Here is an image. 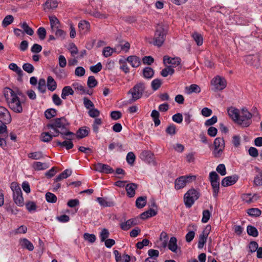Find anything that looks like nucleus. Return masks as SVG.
<instances>
[{"label": "nucleus", "mask_w": 262, "mask_h": 262, "mask_svg": "<svg viewBox=\"0 0 262 262\" xmlns=\"http://www.w3.org/2000/svg\"><path fill=\"white\" fill-rule=\"evenodd\" d=\"M69 122L63 117L52 120L47 124L46 129H52L55 133L54 137H58L60 135L63 139L72 140L74 134L69 131Z\"/></svg>", "instance_id": "f257e3e1"}, {"label": "nucleus", "mask_w": 262, "mask_h": 262, "mask_svg": "<svg viewBox=\"0 0 262 262\" xmlns=\"http://www.w3.org/2000/svg\"><path fill=\"white\" fill-rule=\"evenodd\" d=\"M5 97L9 108L16 113H21L23 112L22 103L20 100L18 95L13 90L10 88H6L5 90Z\"/></svg>", "instance_id": "f03ea898"}, {"label": "nucleus", "mask_w": 262, "mask_h": 262, "mask_svg": "<svg viewBox=\"0 0 262 262\" xmlns=\"http://www.w3.org/2000/svg\"><path fill=\"white\" fill-rule=\"evenodd\" d=\"M167 33L166 27L163 25H158L155 33L153 45L158 47L162 46L165 40Z\"/></svg>", "instance_id": "7ed1b4c3"}, {"label": "nucleus", "mask_w": 262, "mask_h": 262, "mask_svg": "<svg viewBox=\"0 0 262 262\" xmlns=\"http://www.w3.org/2000/svg\"><path fill=\"white\" fill-rule=\"evenodd\" d=\"M145 89V83L143 82H140L136 84L127 93L128 94L132 95L131 101L134 102L141 98Z\"/></svg>", "instance_id": "20e7f679"}, {"label": "nucleus", "mask_w": 262, "mask_h": 262, "mask_svg": "<svg viewBox=\"0 0 262 262\" xmlns=\"http://www.w3.org/2000/svg\"><path fill=\"white\" fill-rule=\"evenodd\" d=\"M11 189L13 191V199L15 203L19 207L24 205V200L21 190L17 183L13 182L11 184Z\"/></svg>", "instance_id": "39448f33"}, {"label": "nucleus", "mask_w": 262, "mask_h": 262, "mask_svg": "<svg viewBox=\"0 0 262 262\" xmlns=\"http://www.w3.org/2000/svg\"><path fill=\"white\" fill-rule=\"evenodd\" d=\"M200 196V193L195 189H189L184 196V201L186 207L190 208Z\"/></svg>", "instance_id": "423d86ee"}, {"label": "nucleus", "mask_w": 262, "mask_h": 262, "mask_svg": "<svg viewBox=\"0 0 262 262\" xmlns=\"http://www.w3.org/2000/svg\"><path fill=\"white\" fill-rule=\"evenodd\" d=\"M196 179L195 176H183L177 178L174 182V187L176 189L183 188L187 183H189Z\"/></svg>", "instance_id": "0eeeda50"}, {"label": "nucleus", "mask_w": 262, "mask_h": 262, "mask_svg": "<svg viewBox=\"0 0 262 262\" xmlns=\"http://www.w3.org/2000/svg\"><path fill=\"white\" fill-rule=\"evenodd\" d=\"M211 84L215 91L224 89L227 85L226 80L224 78L217 76L211 80Z\"/></svg>", "instance_id": "6e6552de"}, {"label": "nucleus", "mask_w": 262, "mask_h": 262, "mask_svg": "<svg viewBox=\"0 0 262 262\" xmlns=\"http://www.w3.org/2000/svg\"><path fill=\"white\" fill-rule=\"evenodd\" d=\"M11 116L9 111L4 106H0V122L8 124L11 121Z\"/></svg>", "instance_id": "1a4fd4ad"}, {"label": "nucleus", "mask_w": 262, "mask_h": 262, "mask_svg": "<svg viewBox=\"0 0 262 262\" xmlns=\"http://www.w3.org/2000/svg\"><path fill=\"white\" fill-rule=\"evenodd\" d=\"M246 62L251 66L258 68L260 66L259 57L257 55H248L245 57Z\"/></svg>", "instance_id": "9d476101"}, {"label": "nucleus", "mask_w": 262, "mask_h": 262, "mask_svg": "<svg viewBox=\"0 0 262 262\" xmlns=\"http://www.w3.org/2000/svg\"><path fill=\"white\" fill-rule=\"evenodd\" d=\"M168 249L174 253H181V248L177 245V239L176 237H171L167 243Z\"/></svg>", "instance_id": "9b49d317"}, {"label": "nucleus", "mask_w": 262, "mask_h": 262, "mask_svg": "<svg viewBox=\"0 0 262 262\" xmlns=\"http://www.w3.org/2000/svg\"><path fill=\"white\" fill-rule=\"evenodd\" d=\"M241 115H243V117H245L246 118V120L244 121H242V126L243 127H248L249 126L252 121L251 118L252 117V114L250 113L246 108H243L241 110Z\"/></svg>", "instance_id": "f8f14e48"}, {"label": "nucleus", "mask_w": 262, "mask_h": 262, "mask_svg": "<svg viewBox=\"0 0 262 262\" xmlns=\"http://www.w3.org/2000/svg\"><path fill=\"white\" fill-rule=\"evenodd\" d=\"M95 170L100 172L106 173H112L114 172L113 169L107 164L98 163L95 165Z\"/></svg>", "instance_id": "ddd939ff"}, {"label": "nucleus", "mask_w": 262, "mask_h": 262, "mask_svg": "<svg viewBox=\"0 0 262 262\" xmlns=\"http://www.w3.org/2000/svg\"><path fill=\"white\" fill-rule=\"evenodd\" d=\"M139 220L136 218H133L128 220L127 221L122 223L120 224L121 228L124 231L128 230L132 227L134 226L139 223Z\"/></svg>", "instance_id": "4468645a"}, {"label": "nucleus", "mask_w": 262, "mask_h": 262, "mask_svg": "<svg viewBox=\"0 0 262 262\" xmlns=\"http://www.w3.org/2000/svg\"><path fill=\"white\" fill-rule=\"evenodd\" d=\"M140 157L142 161H144L148 163H155L154 155L150 151L144 150L142 151L140 154Z\"/></svg>", "instance_id": "2eb2a0df"}, {"label": "nucleus", "mask_w": 262, "mask_h": 262, "mask_svg": "<svg viewBox=\"0 0 262 262\" xmlns=\"http://www.w3.org/2000/svg\"><path fill=\"white\" fill-rule=\"evenodd\" d=\"M238 179V177L236 175L228 176L224 178L221 184L224 187H227L234 184Z\"/></svg>", "instance_id": "dca6fc26"}, {"label": "nucleus", "mask_w": 262, "mask_h": 262, "mask_svg": "<svg viewBox=\"0 0 262 262\" xmlns=\"http://www.w3.org/2000/svg\"><path fill=\"white\" fill-rule=\"evenodd\" d=\"M181 59L179 57L171 58L168 56L163 57V63L164 64H171L173 67H176L181 63Z\"/></svg>", "instance_id": "f3484780"}, {"label": "nucleus", "mask_w": 262, "mask_h": 262, "mask_svg": "<svg viewBox=\"0 0 262 262\" xmlns=\"http://www.w3.org/2000/svg\"><path fill=\"white\" fill-rule=\"evenodd\" d=\"M138 188L137 184L135 183H129L126 185L125 189L127 193V195L129 198H133L135 195L136 190Z\"/></svg>", "instance_id": "a211bd4d"}, {"label": "nucleus", "mask_w": 262, "mask_h": 262, "mask_svg": "<svg viewBox=\"0 0 262 262\" xmlns=\"http://www.w3.org/2000/svg\"><path fill=\"white\" fill-rule=\"evenodd\" d=\"M50 132H43L40 135V140L43 142H49L51 141L53 137H55V133L49 129Z\"/></svg>", "instance_id": "6ab92c4d"}, {"label": "nucleus", "mask_w": 262, "mask_h": 262, "mask_svg": "<svg viewBox=\"0 0 262 262\" xmlns=\"http://www.w3.org/2000/svg\"><path fill=\"white\" fill-rule=\"evenodd\" d=\"M114 254L116 262H129L131 260L129 255L124 254L121 256L118 251L116 250L114 251Z\"/></svg>", "instance_id": "aec40b11"}, {"label": "nucleus", "mask_w": 262, "mask_h": 262, "mask_svg": "<svg viewBox=\"0 0 262 262\" xmlns=\"http://www.w3.org/2000/svg\"><path fill=\"white\" fill-rule=\"evenodd\" d=\"M208 235V230L204 231L199 236L198 247L199 249L203 248Z\"/></svg>", "instance_id": "412c9836"}, {"label": "nucleus", "mask_w": 262, "mask_h": 262, "mask_svg": "<svg viewBox=\"0 0 262 262\" xmlns=\"http://www.w3.org/2000/svg\"><path fill=\"white\" fill-rule=\"evenodd\" d=\"M168 241V236L167 234L164 231L162 232L159 237V242L160 243L159 247L162 248H166Z\"/></svg>", "instance_id": "4be33fe9"}, {"label": "nucleus", "mask_w": 262, "mask_h": 262, "mask_svg": "<svg viewBox=\"0 0 262 262\" xmlns=\"http://www.w3.org/2000/svg\"><path fill=\"white\" fill-rule=\"evenodd\" d=\"M126 60L133 68H137L141 64L140 58L136 56H129L127 58Z\"/></svg>", "instance_id": "5701e85b"}, {"label": "nucleus", "mask_w": 262, "mask_h": 262, "mask_svg": "<svg viewBox=\"0 0 262 262\" xmlns=\"http://www.w3.org/2000/svg\"><path fill=\"white\" fill-rule=\"evenodd\" d=\"M19 243L21 246L26 248L29 251H33L34 249V246L33 244L27 238H22L19 240Z\"/></svg>", "instance_id": "b1692460"}, {"label": "nucleus", "mask_w": 262, "mask_h": 262, "mask_svg": "<svg viewBox=\"0 0 262 262\" xmlns=\"http://www.w3.org/2000/svg\"><path fill=\"white\" fill-rule=\"evenodd\" d=\"M49 19L51 31H54V30L59 28L60 21L55 16H49Z\"/></svg>", "instance_id": "393cba45"}, {"label": "nucleus", "mask_w": 262, "mask_h": 262, "mask_svg": "<svg viewBox=\"0 0 262 262\" xmlns=\"http://www.w3.org/2000/svg\"><path fill=\"white\" fill-rule=\"evenodd\" d=\"M228 113L230 117L235 122L238 120L239 113V110L234 107H230L228 110Z\"/></svg>", "instance_id": "a878e982"}, {"label": "nucleus", "mask_w": 262, "mask_h": 262, "mask_svg": "<svg viewBox=\"0 0 262 262\" xmlns=\"http://www.w3.org/2000/svg\"><path fill=\"white\" fill-rule=\"evenodd\" d=\"M154 75V70L149 67H146L143 70V76L144 78L150 79L153 77Z\"/></svg>", "instance_id": "bb28decb"}, {"label": "nucleus", "mask_w": 262, "mask_h": 262, "mask_svg": "<svg viewBox=\"0 0 262 262\" xmlns=\"http://www.w3.org/2000/svg\"><path fill=\"white\" fill-rule=\"evenodd\" d=\"M71 140H72L65 139V140L63 142L57 141L56 142L57 145L62 147H65L67 150L70 149L74 146V145Z\"/></svg>", "instance_id": "cd10ccee"}, {"label": "nucleus", "mask_w": 262, "mask_h": 262, "mask_svg": "<svg viewBox=\"0 0 262 262\" xmlns=\"http://www.w3.org/2000/svg\"><path fill=\"white\" fill-rule=\"evenodd\" d=\"M185 90L188 94H190L192 93H199L201 92L200 86L195 84H192L189 86H186Z\"/></svg>", "instance_id": "c85d7f7f"}, {"label": "nucleus", "mask_w": 262, "mask_h": 262, "mask_svg": "<svg viewBox=\"0 0 262 262\" xmlns=\"http://www.w3.org/2000/svg\"><path fill=\"white\" fill-rule=\"evenodd\" d=\"M47 87L52 92L55 90L57 88L56 82L52 76H48L47 78Z\"/></svg>", "instance_id": "c756f323"}, {"label": "nucleus", "mask_w": 262, "mask_h": 262, "mask_svg": "<svg viewBox=\"0 0 262 262\" xmlns=\"http://www.w3.org/2000/svg\"><path fill=\"white\" fill-rule=\"evenodd\" d=\"M74 94V91L70 86H64L62 90L61 98L66 99L67 97L69 95H72Z\"/></svg>", "instance_id": "7c9ffc66"}, {"label": "nucleus", "mask_w": 262, "mask_h": 262, "mask_svg": "<svg viewBox=\"0 0 262 262\" xmlns=\"http://www.w3.org/2000/svg\"><path fill=\"white\" fill-rule=\"evenodd\" d=\"M52 33H54L57 39L63 40L65 39L67 33L63 30L59 29V28L51 31Z\"/></svg>", "instance_id": "2f4dec72"}, {"label": "nucleus", "mask_w": 262, "mask_h": 262, "mask_svg": "<svg viewBox=\"0 0 262 262\" xmlns=\"http://www.w3.org/2000/svg\"><path fill=\"white\" fill-rule=\"evenodd\" d=\"M157 214V211L153 209H150L141 214V218L143 220L147 219Z\"/></svg>", "instance_id": "473e14b6"}, {"label": "nucleus", "mask_w": 262, "mask_h": 262, "mask_svg": "<svg viewBox=\"0 0 262 262\" xmlns=\"http://www.w3.org/2000/svg\"><path fill=\"white\" fill-rule=\"evenodd\" d=\"M97 201L103 207H111L114 206V203L112 201H107L106 198H97Z\"/></svg>", "instance_id": "72a5a7b5"}, {"label": "nucleus", "mask_w": 262, "mask_h": 262, "mask_svg": "<svg viewBox=\"0 0 262 262\" xmlns=\"http://www.w3.org/2000/svg\"><path fill=\"white\" fill-rule=\"evenodd\" d=\"M20 27L23 29L24 32L27 34L32 36L34 34L33 30L30 28L26 22H24L19 24Z\"/></svg>", "instance_id": "f704fd0d"}, {"label": "nucleus", "mask_w": 262, "mask_h": 262, "mask_svg": "<svg viewBox=\"0 0 262 262\" xmlns=\"http://www.w3.org/2000/svg\"><path fill=\"white\" fill-rule=\"evenodd\" d=\"M90 27V23L85 20L80 21L78 24V28L79 30L83 31L84 33L88 31Z\"/></svg>", "instance_id": "c9c22d12"}, {"label": "nucleus", "mask_w": 262, "mask_h": 262, "mask_svg": "<svg viewBox=\"0 0 262 262\" xmlns=\"http://www.w3.org/2000/svg\"><path fill=\"white\" fill-rule=\"evenodd\" d=\"M146 196H140L137 198L136 201V205L137 208H142L146 204Z\"/></svg>", "instance_id": "e433bc0d"}, {"label": "nucleus", "mask_w": 262, "mask_h": 262, "mask_svg": "<svg viewBox=\"0 0 262 262\" xmlns=\"http://www.w3.org/2000/svg\"><path fill=\"white\" fill-rule=\"evenodd\" d=\"M116 149L117 151L121 152L124 150L123 148V145L120 143L112 142L111 143L108 145V149L110 151Z\"/></svg>", "instance_id": "4c0bfd02"}, {"label": "nucleus", "mask_w": 262, "mask_h": 262, "mask_svg": "<svg viewBox=\"0 0 262 262\" xmlns=\"http://www.w3.org/2000/svg\"><path fill=\"white\" fill-rule=\"evenodd\" d=\"M72 174V170L70 169H67L64 170L62 173H61L56 178V181H60L61 180L64 179L70 176Z\"/></svg>", "instance_id": "58836bf2"}, {"label": "nucleus", "mask_w": 262, "mask_h": 262, "mask_svg": "<svg viewBox=\"0 0 262 262\" xmlns=\"http://www.w3.org/2000/svg\"><path fill=\"white\" fill-rule=\"evenodd\" d=\"M14 20V17L12 15H7L2 23V25L4 28H6L11 24Z\"/></svg>", "instance_id": "ea45409f"}, {"label": "nucleus", "mask_w": 262, "mask_h": 262, "mask_svg": "<svg viewBox=\"0 0 262 262\" xmlns=\"http://www.w3.org/2000/svg\"><path fill=\"white\" fill-rule=\"evenodd\" d=\"M89 130L83 127L79 128L76 132V137L78 139H82L85 137L89 134Z\"/></svg>", "instance_id": "a19ab883"}, {"label": "nucleus", "mask_w": 262, "mask_h": 262, "mask_svg": "<svg viewBox=\"0 0 262 262\" xmlns=\"http://www.w3.org/2000/svg\"><path fill=\"white\" fill-rule=\"evenodd\" d=\"M258 171V173L255 177L253 183L256 186L262 185V170H259L257 167L256 168Z\"/></svg>", "instance_id": "79ce46f5"}, {"label": "nucleus", "mask_w": 262, "mask_h": 262, "mask_svg": "<svg viewBox=\"0 0 262 262\" xmlns=\"http://www.w3.org/2000/svg\"><path fill=\"white\" fill-rule=\"evenodd\" d=\"M247 233L253 237H257L258 235V232L257 229L251 225H248L247 227Z\"/></svg>", "instance_id": "37998d69"}, {"label": "nucleus", "mask_w": 262, "mask_h": 262, "mask_svg": "<svg viewBox=\"0 0 262 262\" xmlns=\"http://www.w3.org/2000/svg\"><path fill=\"white\" fill-rule=\"evenodd\" d=\"M46 80L43 78H40L39 80L38 83V87L37 89L38 91L41 93H44L46 91Z\"/></svg>", "instance_id": "c03bdc74"}, {"label": "nucleus", "mask_w": 262, "mask_h": 262, "mask_svg": "<svg viewBox=\"0 0 262 262\" xmlns=\"http://www.w3.org/2000/svg\"><path fill=\"white\" fill-rule=\"evenodd\" d=\"M174 72V70L170 66H167L163 69L161 72V75L163 77H167L168 75H172Z\"/></svg>", "instance_id": "a18cd8bd"}, {"label": "nucleus", "mask_w": 262, "mask_h": 262, "mask_svg": "<svg viewBox=\"0 0 262 262\" xmlns=\"http://www.w3.org/2000/svg\"><path fill=\"white\" fill-rule=\"evenodd\" d=\"M210 183L213 189V196L216 198L219 192L220 181L211 182Z\"/></svg>", "instance_id": "49530a36"}, {"label": "nucleus", "mask_w": 262, "mask_h": 262, "mask_svg": "<svg viewBox=\"0 0 262 262\" xmlns=\"http://www.w3.org/2000/svg\"><path fill=\"white\" fill-rule=\"evenodd\" d=\"M191 36L198 46L202 45L203 39L201 34L197 32H194L192 34Z\"/></svg>", "instance_id": "de8ad7c7"}, {"label": "nucleus", "mask_w": 262, "mask_h": 262, "mask_svg": "<svg viewBox=\"0 0 262 262\" xmlns=\"http://www.w3.org/2000/svg\"><path fill=\"white\" fill-rule=\"evenodd\" d=\"M117 48L114 49L110 47H105L103 50V55L105 57H108L111 56L114 52H116Z\"/></svg>", "instance_id": "09e8293b"}, {"label": "nucleus", "mask_w": 262, "mask_h": 262, "mask_svg": "<svg viewBox=\"0 0 262 262\" xmlns=\"http://www.w3.org/2000/svg\"><path fill=\"white\" fill-rule=\"evenodd\" d=\"M46 201L49 203H55L57 201L56 196L53 193L48 192L46 194Z\"/></svg>", "instance_id": "8fccbe9b"}, {"label": "nucleus", "mask_w": 262, "mask_h": 262, "mask_svg": "<svg viewBox=\"0 0 262 262\" xmlns=\"http://www.w3.org/2000/svg\"><path fill=\"white\" fill-rule=\"evenodd\" d=\"M98 82L93 76H91L88 77L87 84L89 88H93L97 86Z\"/></svg>", "instance_id": "3c124183"}, {"label": "nucleus", "mask_w": 262, "mask_h": 262, "mask_svg": "<svg viewBox=\"0 0 262 262\" xmlns=\"http://www.w3.org/2000/svg\"><path fill=\"white\" fill-rule=\"evenodd\" d=\"M162 84V81L160 79H155L151 81V86L154 91H157Z\"/></svg>", "instance_id": "603ef678"}, {"label": "nucleus", "mask_w": 262, "mask_h": 262, "mask_svg": "<svg viewBox=\"0 0 262 262\" xmlns=\"http://www.w3.org/2000/svg\"><path fill=\"white\" fill-rule=\"evenodd\" d=\"M57 2L56 1L48 0L45 4V9H54L57 7Z\"/></svg>", "instance_id": "864d4df0"}, {"label": "nucleus", "mask_w": 262, "mask_h": 262, "mask_svg": "<svg viewBox=\"0 0 262 262\" xmlns=\"http://www.w3.org/2000/svg\"><path fill=\"white\" fill-rule=\"evenodd\" d=\"M214 146L216 148H225V142L223 138H216L214 141Z\"/></svg>", "instance_id": "5fc2aeb1"}, {"label": "nucleus", "mask_w": 262, "mask_h": 262, "mask_svg": "<svg viewBox=\"0 0 262 262\" xmlns=\"http://www.w3.org/2000/svg\"><path fill=\"white\" fill-rule=\"evenodd\" d=\"M247 213L251 216H259L261 214V211L258 208H250L247 210Z\"/></svg>", "instance_id": "6e6d98bb"}, {"label": "nucleus", "mask_w": 262, "mask_h": 262, "mask_svg": "<svg viewBox=\"0 0 262 262\" xmlns=\"http://www.w3.org/2000/svg\"><path fill=\"white\" fill-rule=\"evenodd\" d=\"M46 117L49 119L56 115V110L54 108L47 110L45 112Z\"/></svg>", "instance_id": "4d7b16f0"}, {"label": "nucleus", "mask_w": 262, "mask_h": 262, "mask_svg": "<svg viewBox=\"0 0 262 262\" xmlns=\"http://www.w3.org/2000/svg\"><path fill=\"white\" fill-rule=\"evenodd\" d=\"M29 158L34 160H39L42 158V154L40 151H36L29 153L28 155Z\"/></svg>", "instance_id": "13d9d810"}, {"label": "nucleus", "mask_w": 262, "mask_h": 262, "mask_svg": "<svg viewBox=\"0 0 262 262\" xmlns=\"http://www.w3.org/2000/svg\"><path fill=\"white\" fill-rule=\"evenodd\" d=\"M109 235L110 233L108 230L105 228L103 229L100 233L101 242H104L105 240L107 239V238L109 236Z\"/></svg>", "instance_id": "bf43d9fd"}, {"label": "nucleus", "mask_w": 262, "mask_h": 262, "mask_svg": "<svg viewBox=\"0 0 262 262\" xmlns=\"http://www.w3.org/2000/svg\"><path fill=\"white\" fill-rule=\"evenodd\" d=\"M37 33L40 40H43L46 38L47 32L45 28L39 27L37 29Z\"/></svg>", "instance_id": "052dcab7"}, {"label": "nucleus", "mask_w": 262, "mask_h": 262, "mask_svg": "<svg viewBox=\"0 0 262 262\" xmlns=\"http://www.w3.org/2000/svg\"><path fill=\"white\" fill-rule=\"evenodd\" d=\"M211 216V213L208 210H205L203 211V216L202 219V222L206 223L209 221Z\"/></svg>", "instance_id": "680f3d73"}, {"label": "nucleus", "mask_w": 262, "mask_h": 262, "mask_svg": "<svg viewBox=\"0 0 262 262\" xmlns=\"http://www.w3.org/2000/svg\"><path fill=\"white\" fill-rule=\"evenodd\" d=\"M136 156L133 152H129L126 156V161L130 164L133 165L135 161Z\"/></svg>", "instance_id": "e2e57ef3"}, {"label": "nucleus", "mask_w": 262, "mask_h": 262, "mask_svg": "<svg viewBox=\"0 0 262 262\" xmlns=\"http://www.w3.org/2000/svg\"><path fill=\"white\" fill-rule=\"evenodd\" d=\"M209 178L210 183L220 181V177L215 171H211L209 173Z\"/></svg>", "instance_id": "0e129e2a"}, {"label": "nucleus", "mask_w": 262, "mask_h": 262, "mask_svg": "<svg viewBox=\"0 0 262 262\" xmlns=\"http://www.w3.org/2000/svg\"><path fill=\"white\" fill-rule=\"evenodd\" d=\"M83 237L85 240L89 241L91 243H94L96 239V236L93 234L85 233L84 234Z\"/></svg>", "instance_id": "69168bd1"}, {"label": "nucleus", "mask_w": 262, "mask_h": 262, "mask_svg": "<svg viewBox=\"0 0 262 262\" xmlns=\"http://www.w3.org/2000/svg\"><path fill=\"white\" fill-rule=\"evenodd\" d=\"M23 69L28 73H32L34 70L33 65L29 63H24L23 66Z\"/></svg>", "instance_id": "338daca9"}, {"label": "nucleus", "mask_w": 262, "mask_h": 262, "mask_svg": "<svg viewBox=\"0 0 262 262\" xmlns=\"http://www.w3.org/2000/svg\"><path fill=\"white\" fill-rule=\"evenodd\" d=\"M88 114L92 118H96L100 115V112L98 109L94 107L89 111Z\"/></svg>", "instance_id": "774afa93"}]
</instances>
